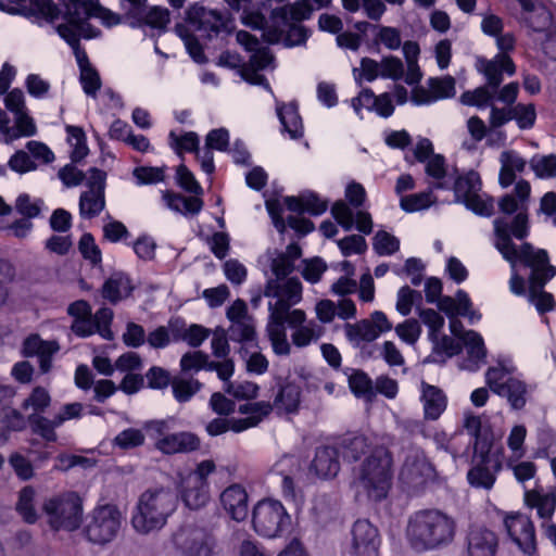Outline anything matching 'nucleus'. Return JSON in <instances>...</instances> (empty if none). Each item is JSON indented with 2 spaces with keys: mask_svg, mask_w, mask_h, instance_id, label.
<instances>
[{
  "mask_svg": "<svg viewBox=\"0 0 556 556\" xmlns=\"http://www.w3.org/2000/svg\"><path fill=\"white\" fill-rule=\"evenodd\" d=\"M519 261L526 266L534 270L545 266H553L549 263V256L546 250H534L529 242H523L519 249Z\"/></svg>",
  "mask_w": 556,
  "mask_h": 556,
  "instance_id": "obj_33",
  "label": "nucleus"
},
{
  "mask_svg": "<svg viewBox=\"0 0 556 556\" xmlns=\"http://www.w3.org/2000/svg\"><path fill=\"white\" fill-rule=\"evenodd\" d=\"M309 470L320 479L334 478L340 471L338 447L330 445L317 446Z\"/></svg>",
  "mask_w": 556,
  "mask_h": 556,
  "instance_id": "obj_19",
  "label": "nucleus"
},
{
  "mask_svg": "<svg viewBox=\"0 0 556 556\" xmlns=\"http://www.w3.org/2000/svg\"><path fill=\"white\" fill-rule=\"evenodd\" d=\"M344 332L353 348L362 346L364 343H371L378 339L377 332L368 318L361 319L354 324L346 323L344 325Z\"/></svg>",
  "mask_w": 556,
  "mask_h": 556,
  "instance_id": "obj_31",
  "label": "nucleus"
},
{
  "mask_svg": "<svg viewBox=\"0 0 556 556\" xmlns=\"http://www.w3.org/2000/svg\"><path fill=\"white\" fill-rule=\"evenodd\" d=\"M121 526L122 513L116 505H98L89 515L83 533L90 543L104 546L115 540Z\"/></svg>",
  "mask_w": 556,
  "mask_h": 556,
  "instance_id": "obj_6",
  "label": "nucleus"
},
{
  "mask_svg": "<svg viewBox=\"0 0 556 556\" xmlns=\"http://www.w3.org/2000/svg\"><path fill=\"white\" fill-rule=\"evenodd\" d=\"M479 71L482 72L486 78V87L496 91L503 83V74L514 75L516 66L509 55L506 53H498L493 60H480Z\"/></svg>",
  "mask_w": 556,
  "mask_h": 556,
  "instance_id": "obj_18",
  "label": "nucleus"
},
{
  "mask_svg": "<svg viewBox=\"0 0 556 556\" xmlns=\"http://www.w3.org/2000/svg\"><path fill=\"white\" fill-rule=\"evenodd\" d=\"M428 89L417 86L412 90V101L415 104H429L440 99L453 98L456 93V80L453 76L431 77L427 81Z\"/></svg>",
  "mask_w": 556,
  "mask_h": 556,
  "instance_id": "obj_14",
  "label": "nucleus"
},
{
  "mask_svg": "<svg viewBox=\"0 0 556 556\" xmlns=\"http://www.w3.org/2000/svg\"><path fill=\"white\" fill-rule=\"evenodd\" d=\"M178 490L181 501L191 510L205 507L211 498L210 485L199 484L184 477L180 479Z\"/></svg>",
  "mask_w": 556,
  "mask_h": 556,
  "instance_id": "obj_27",
  "label": "nucleus"
},
{
  "mask_svg": "<svg viewBox=\"0 0 556 556\" xmlns=\"http://www.w3.org/2000/svg\"><path fill=\"white\" fill-rule=\"evenodd\" d=\"M393 478V454L384 445L374 446L359 466L358 481L368 500L387 498Z\"/></svg>",
  "mask_w": 556,
  "mask_h": 556,
  "instance_id": "obj_2",
  "label": "nucleus"
},
{
  "mask_svg": "<svg viewBox=\"0 0 556 556\" xmlns=\"http://www.w3.org/2000/svg\"><path fill=\"white\" fill-rule=\"evenodd\" d=\"M395 332L405 343L415 344L420 337L421 327L417 319L408 318L395 327Z\"/></svg>",
  "mask_w": 556,
  "mask_h": 556,
  "instance_id": "obj_57",
  "label": "nucleus"
},
{
  "mask_svg": "<svg viewBox=\"0 0 556 556\" xmlns=\"http://www.w3.org/2000/svg\"><path fill=\"white\" fill-rule=\"evenodd\" d=\"M352 556H379L378 529L366 519H358L352 527Z\"/></svg>",
  "mask_w": 556,
  "mask_h": 556,
  "instance_id": "obj_12",
  "label": "nucleus"
},
{
  "mask_svg": "<svg viewBox=\"0 0 556 556\" xmlns=\"http://www.w3.org/2000/svg\"><path fill=\"white\" fill-rule=\"evenodd\" d=\"M287 29L285 30L283 45L286 47L303 46L306 43L309 36V30L302 24L291 23L282 24Z\"/></svg>",
  "mask_w": 556,
  "mask_h": 556,
  "instance_id": "obj_49",
  "label": "nucleus"
},
{
  "mask_svg": "<svg viewBox=\"0 0 556 556\" xmlns=\"http://www.w3.org/2000/svg\"><path fill=\"white\" fill-rule=\"evenodd\" d=\"M527 384L515 378L509 377L506 380V392L503 397H506L513 409L520 410L527 404Z\"/></svg>",
  "mask_w": 556,
  "mask_h": 556,
  "instance_id": "obj_36",
  "label": "nucleus"
},
{
  "mask_svg": "<svg viewBox=\"0 0 556 556\" xmlns=\"http://www.w3.org/2000/svg\"><path fill=\"white\" fill-rule=\"evenodd\" d=\"M349 388L358 399L370 400L375 395L372 381L370 377L362 369H354L349 376Z\"/></svg>",
  "mask_w": 556,
  "mask_h": 556,
  "instance_id": "obj_35",
  "label": "nucleus"
},
{
  "mask_svg": "<svg viewBox=\"0 0 556 556\" xmlns=\"http://www.w3.org/2000/svg\"><path fill=\"white\" fill-rule=\"evenodd\" d=\"M144 435L139 429L128 428L119 432L115 439L114 444L123 450L135 448L143 445Z\"/></svg>",
  "mask_w": 556,
  "mask_h": 556,
  "instance_id": "obj_54",
  "label": "nucleus"
},
{
  "mask_svg": "<svg viewBox=\"0 0 556 556\" xmlns=\"http://www.w3.org/2000/svg\"><path fill=\"white\" fill-rule=\"evenodd\" d=\"M27 421L34 434L40 435L47 442H55L58 440L50 419L39 414H31L28 416Z\"/></svg>",
  "mask_w": 556,
  "mask_h": 556,
  "instance_id": "obj_45",
  "label": "nucleus"
},
{
  "mask_svg": "<svg viewBox=\"0 0 556 556\" xmlns=\"http://www.w3.org/2000/svg\"><path fill=\"white\" fill-rule=\"evenodd\" d=\"M338 247L344 256L363 254L367 250V242L361 235H350L338 241Z\"/></svg>",
  "mask_w": 556,
  "mask_h": 556,
  "instance_id": "obj_58",
  "label": "nucleus"
},
{
  "mask_svg": "<svg viewBox=\"0 0 556 556\" xmlns=\"http://www.w3.org/2000/svg\"><path fill=\"white\" fill-rule=\"evenodd\" d=\"M314 7L307 3V0H298L271 10L270 20L274 23L290 24L308 20L313 13Z\"/></svg>",
  "mask_w": 556,
  "mask_h": 556,
  "instance_id": "obj_26",
  "label": "nucleus"
},
{
  "mask_svg": "<svg viewBox=\"0 0 556 556\" xmlns=\"http://www.w3.org/2000/svg\"><path fill=\"white\" fill-rule=\"evenodd\" d=\"M380 76L399 80L404 76L403 62L393 55L384 56L380 62Z\"/></svg>",
  "mask_w": 556,
  "mask_h": 556,
  "instance_id": "obj_63",
  "label": "nucleus"
},
{
  "mask_svg": "<svg viewBox=\"0 0 556 556\" xmlns=\"http://www.w3.org/2000/svg\"><path fill=\"white\" fill-rule=\"evenodd\" d=\"M504 527L509 538L526 553L536 549L535 528L532 520L520 513L506 515Z\"/></svg>",
  "mask_w": 556,
  "mask_h": 556,
  "instance_id": "obj_11",
  "label": "nucleus"
},
{
  "mask_svg": "<svg viewBox=\"0 0 556 556\" xmlns=\"http://www.w3.org/2000/svg\"><path fill=\"white\" fill-rule=\"evenodd\" d=\"M202 386L197 379L174 378L172 382L173 395L177 402L186 403L201 390Z\"/></svg>",
  "mask_w": 556,
  "mask_h": 556,
  "instance_id": "obj_41",
  "label": "nucleus"
},
{
  "mask_svg": "<svg viewBox=\"0 0 556 556\" xmlns=\"http://www.w3.org/2000/svg\"><path fill=\"white\" fill-rule=\"evenodd\" d=\"M466 345L467 354L470 361L475 362L476 364L484 361L486 357V349L484 346L482 337L478 332L473 330L468 332V341L466 342Z\"/></svg>",
  "mask_w": 556,
  "mask_h": 556,
  "instance_id": "obj_64",
  "label": "nucleus"
},
{
  "mask_svg": "<svg viewBox=\"0 0 556 556\" xmlns=\"http://www.w3.org/2000/svg\"><path fill=\"white\" fill-rule=\"evenodd\" d=\"M227 332L229 340L233 342H251L256 338L255 327L244 320L231 323Z\"/></svg>",
  "mask_w": 556,
  "mask_h": 556,
  "instance_id": "obj_52",
  "label": "nucleus"
},
{
  "mask_svg": "<svg viewBox=\"0 0 556 556\" xmlns=\"http://www.w3.org/2000/svg\"><path fill=\"white\" fill-rule=\"evenodd\" d=\"M139 16L142 18L141 24L148 25L152 28L156 29H165L167 24L169 23V11L165 8L154 7L150 9L148 12H144V8L139 13Z\"/></svg>",
  "mask_w": 556,
  "mask_h": 556,
  "instance_id": "obj_46",
  "label": "nucleus"
},
{
  "mask_svg": "<svg viewBox=\"0 0 556 556\" xmlns=\"http://www.w3.org/2000/svg\"><path fill=\"white\" fill-rule=\"evenodd\" d=\"M29 153L18 150L9 161L12 170L20 174L37 169L36 162L49 164L54 161V154L50 148L40 141H29L26 144Z\"/></svg>",
  "mask_w": 556,
  "mask_h": 556,
  "instance_id": "obj_10",
  "label": "nucleus"
},
{
  "mask_svg": "<svg viewBox=\"0 0 556 556\" xmlns=\"http://www.w3.org/2000/svg\"><path fill=\"white\" fill-rule=\"evenodd\" d=\"M144 377L147 379V387L153 390L166 389L173 382L170 372L160 366L150 367Z\"/></svg>",
  "mask_w": 556,
  "mask_h": 556,
  "instance_id": "obj_50",
  "label": "nucleus"
},
{
  "mask_svg": "<svg viewBox=\"0 0 556 556\" xmlns=\"http://www.w3.org/2000/svg\"><path fill=\"white\" fill-rule=\"evenodd\" d=\"M105 178L106 176H89L87 179L88 190L79 198V212L83 217L93 218L103 211Z\"/></svg>",
  "mask_w": 556,
  "mask_h": 556,
  "instance_id": "obj_16",
  "label": "nucleus"
},
{
  "mask_svg": "<svg viewBox=\"0 0 556 556\" xmlns=\"http://www.w3.org/2000/svg\"><path fill=\"white\" fill-rule=\"evenodd\" d=\"M36 132V124L27 113V110L14 114V125L11 126L10 142L21 137H31Z\"/></svg>",
  "mask_w": 556,
  "mask_h": 556,
  "instance_id": "obj_38",
  "label": "nucleus"
},
{
  "mask_svg": "<svg viewBox=\"0 0 556 556\" xmlns=\"http://www.w3.org/2000/svg\"><path fill=\"white\" fill-rule=\"evenodd\" d=\"M555 276V266L534 268V270H531L529 276V293H534L536 290L544 289L545 285Z\"/></svg>",
  "mask_w": 556,
  "mask_h": 556,
  "instance_id": "obj_55",
  "label": "nucleus"
},
{
  "mask_svg": "<svg viewBox=\"0 0 556 556\" xmlns=\"http://www.w3.org/2000/svg\"><path fill=\"white\" fill-rule=\"evenodd\" d=\"M434 477V466L424 453L417 452L406 456L399 473V481L403 490L415 493L424 489Z\"/></svg>",
  "mask_w": 556,
  "mask_h": 556,
  "instance_id": "obj_7",
  "label": "nucleus"
},
{
  "mask_svg": "<svg viewBox=\"0 0 556 556\" xmlns=\"http://www.w3.org/2000/svg\"><path fill=\"white\" fill-rule=\"evenodd\" d=\"M176 509V496L166 488L144 491L131 516V525L138 533L148 534L162 529Z\"/></svg>",
  "mask_w": 556,
  "mask_h": 556,
  "instance_id": "obj_3",
  "label": "nucleus"
},
{
  "mask_svg": "<svg viewBox=\"0 0 556 556\" xmlns=\"http://www.w3.org/2000/svg\"><path fill=\"white\" fill-rule=\"evenodd\" d=\"M219 503L225 514L233 521L242 522L249 516L250 496L244 485L231 483L219 494Z\"/></svg>",
  "mask_w": 556,
  "mask_h": 556,
  "instance_id": "obj_13",
  "label": "nucleus"
},
{
  "mask_svg": "<svg viewBox=\"0 0 556 556\" xmlns=\"http://www.w3.org/2000/svg\"><path fill=\"white\" fill-rule=\"evenodd\" d=\"M251 516L253 530L266 539L282 538L292 527V518L283 504L271 497L257 501Z\"/></svg>",
  "mask_w": 556,
  "mask_h": 556,
  "instance_id": "obj_4",
  "label": "nucleus"
},
{
  "mask_svg": "<svg viewBox=\"0 0 556 556\" xmlns=\"http://www.w3.org/2000/svg\"><path fill=\"white\" fill-rule=\"evenodd\" d=\"M56 31L61 38H63L73 49L79 70L83 67L90 66L88 55L80 46L81 34L72 33L67 26H56Z\"/></svg>",
  "mask_w": 556,
  "mask_h": 556,
  "instance_id": "obj_37",
  "label": "nucleus"
},
{
  "mask_svg": "<svg viewBox=\"0 0 556 556\" xmlns=\"http://www.w3.org/2000/svg\"><path fill=\"white\" fill-rule=\"evenodd\" d=\"M278 392L271 403L275 407L282 408L287 414H296L301 405V387L292 380L277 378Z\"/></svg>",
  "mask_w": 556,
  "mask_h": 556,
  "instance_id": "obj_23",
  "label": "nucleus"
},
{
  "mask_svg": "<svg viewBox=\"0 0 556 556\" xmlns=\"http://www.w3.org/2000/svg\"><path fill=\"white\" fill-rule=\"evenodd\" d=\"M215 539L203 529H192L181 545L185 556H212Z\"/></svg>",
  "mask_w": 556,
  "mask_h": 556,
  "instance_id": "obj_28",
  "label": "nucleus"
},
{
  "mask_svg": "<svg viewBox=\"0 0 556 556\" xmlns=\"http://www.w3.org/2000/svg\"><path fill=\"white\" fill-rule=\"evenodd\" d=\"M456 528L455 519L446 513L437 508L421 509L409 517L406 536L416 552L437 551L453 543Z\"/></svg>",
  "mask_w": 556,
  "mask_h": 556,
  "instance_id": "obj_1",
  "label": "nucleus"
},
{
  "mask_svg": "<svg viewBox=\"0 0 556 556\" xmlns=\"http://www.w3.org/2000/svg\"><path fill=\"white\" fill-rule=\"evenodd\" d=\"M377 29L378 34L374 40L376 45L383 43L390 50H396L401 47V33L397 28L379 25Z\"/></svg>",
  "mask_w": 556,
  "mask_h": 556,
  "instance_id": "obj_59",
  "label": "nucleus"
},
{
  "mask_svg": "<svg viewBox=\"0 0 556 556\" xmlns=\"http://www.w3.org/2000/svg\"><path fill=\"white\" fill-rule=\"evenodd\" d=\"M36 491L31 485L24 486L18 493L16 503V511L22 516L23 520L29 525L38 520V514L35 508Z\"/></svg>",
  "mask_w": 556,
  "mask_h": 556,
  "instance_id": "obj_32",
  "label": "nucleus"
},
{
  "mask_svg": "<svg viewBox=\"0 0 556 556\" xmlns=\"http://www.w3.org/2000/svg\"><path fill=\"white\" fill-rule=\"evenodd\" d=\"M66 132L68 134V143L73 147L70 155L71 163L60 168L58 174H84L77 169L76 164L88 154L85 131L78 126H67Z\"/></svg>",
  "mask_w": 556,
  "mask_h": 556,
  "instance_id": "obj_25",
  "label": "nucleus"
},
{
  "mask_svg": "<svg viewBox=\"0 0 556 556\" xmlns=\"http://www.w3.org/2000/svg\"><path fill=\"white\" fill-rule=\"evenodd\" d=\"M372 248L380 255H392L400 250V240L386 230H378L372 238Z\"/></svg>",
  "mask_w": 556,
  "mask_h": 556,
  "instance_id": "obj_43",
  "label": "nucleus"
},
{
  "mask_svg": "<svg viewBox=\"0 0 556 556\" xmlns=\"http://www.w3.org/2000/svg\"><path fill=\"white\" fill-rule=\"evenodd\" d=\"M175 30L184 40L187 51L192 60L195 63L205 64L207 62V58L203 51L202 45L199 42V39L184 24H177L175 26Z\"/></svg>",
  "mask_w": 556,
  "mask_h": 556,
  "instance_id": "obj_34",
  "label": "nucleus"
},
{
  "mask_svg": "<svg viewBox=\"0 0 556 556\" xmlns=\"http://www.w3.org/2000/svg\"><path fill=\"white\" fill-rule=\"evenodd\" d=\"M421 402L424 403V416L427 420H437L447 406V397L442 389L421 381Z\"/></svg>",
  "mask_w": 556,
  "mask_h": 556,
  "instance_id": "obj_24",
  "label": "nucleus"
},
{
  "mask_svg": "<svg viewBox=\"0 0 556 556\" xmlns=\"http://www.w3.org/2000/svg\"><path fill=\"white\" fill-rule=\"evenodd\" d=\"M134 290L135 286L129 276L118 273L104 281L101 293L111 304H117L123 298H129Z\"/></svg>",
  "mask_w": 556,
  "mask_h": 556,
  "instance_id": "obj_29",
  "label": "nucleus"
},
{
  "mask_svg": "<svg viewBox=\"0 0 556 556\" xmlns=\"http://www.w3.org/2000/svg\"><path fill=\"white\" fill-rule=\"evenodd\" d=\"M64 5L63 17L66 23L59 26H67L72 33L81 34L86 39L100 35V30L89 23L90 17L94 15V10L98 9V0H64Z\"/></svg>",
  "mask_w": 556,
  "mask_h": 556,
  "instance_id": "obj_9",
  "label": "nucleus"
},
{
  "mask_svg": "<svg viewBox=\"0 0 556 556\" xmlns=\"http://www.w3.org/2000/svg\"><path fill=\"white\" fill-rule=\"evenodd\" d=\"M80 84L86 94L96 97L101 88V78L98 71L92 66L80 68Z\"/></svg>",
  "mask_w": 556,
  "mask_h": 556,
  "instance_id": "obj_53",
  "label": "nucleus"
},
{
  "mask_svg": "<svg viewBox=\"0 0 556 556\" xmlns=\"http://www.w3.org/2000/svg\"><path fill=\"white\" fill-rule=\"evenodd\" d=\"M201 447L200 438L189 431L169 433L157 444V451L164 455L192 453Z\"/></svg>",
  "mask_w": 556,
  "mask_h": 556,
  "instance_id": "obj_20",
  "label": "nucleus"
},
{
  "mask_svg": "<svg viewBox=\"0 0 556 556\" xmlns=\"http://www.w3.org/2000/svg\"><path fill=\"white\" fill-rule=\"evenodd\" d=\"M513 119L517 121L521 129L530 128L534 125L536 113L534 104L518 103L511 108Z\"/></svg>",
  "mask_w": 556,
  "mask_h": 556,
  "instance_id": "obj_56",
  "label": "nucleus"
},
{
  "mask_svg": "<svg viewBox=\"0 0 556 556\" xmlns=\"http://www.w3.org/2000/svg\"><path fill=\"white\" fill-rule=\"evenodd\" d=\"M41 510L53 531H75L83 522V502L76 492H64L46 498Z\"/></svg>",
  "mask_w": 556,
  "mask_h": 556,
  "instance_id": "obj_5",
  "label": "nucleus"
},
{
  "mask_svg": "<svg viewBox=\"0 0 556 556\" xmlns=\"http://www.w3.org/2000/svg\"><path fill=\"white\" fill-rule=\"evenodd\" d=\"M523 18L534 31H544L552 24V14L544 5H539L530 11Z\"/></svg>",
  "mask_w": 556,
  "mask_h": 556,
  "instance_id": "obj_48",
  "label": "nucleus"
},
{
  "mask_svg": "<svg viewBox=\"0 0 556 556\" xmlns=\"http://www.w3.org/2000/svg\"><path fill=\"white\" fill-rule=\"evenodd\" d=\"M473 466L467 472L470 485L490 490L496 480V475L502 469L501 455L495 458H472Z\"/></svg>",
  "mask_w": 556,
  "mask_h": 556,
  "instance_id": "obj_17",
  "label": "nucleus"
},
{
  "mask_svg": "<svg viewBox=\"0 0 556 556\" xmlns=\"http://www.w3.org/2000/svg\"><path fill=\"white\" fill-rule=\"evenodd\" d=\"M431 205L430 193L419 192L401 198L400 206L403 211L413 213L428 208Z\"/></svg>",
  "mask_w": 556,
  "mask_h": 556,
  "instance_id": "obj_61",
  "label": "nucleus"
},
{
  "mask_svg": "<svg viewBox=\"0 0 556 556\" xmlns=\"http://www.w3.org/2000/svg\"><path fill=\"white\" fill-rule=\"evenodd\" d=\"M465 541L467 556H495L498 548L496 533L484 526H470Z\"/></svg>",
  "mask_w": 556,
  "mask_h": 556,
  "instance_id": "obj_15",
  "label": "nucleus"
},
{
  "mask_svg": "<svg viewBox=\"0 0 556 556\" xmlns=\"http://www.w3.org/2000/svg\"><path fill=\"white\" fill-rule=\"evenodd\" d=\"M78 250L85 260L90 261L93 265L102 262V253L94 242V237L90 232H85L78 242Z\"/></svg>",
  "mask_w": 556,
  "mask_h": 556,
  "instance_id": "obj_51",
  "label": "nucleus"
},
{
  "mask_svg": "<svg viewBox=\"0 0 556 556\" xmlns=\"http://www.w3.org/2000/svg\"><path fill=\"white\" fill-rule=\"evenodd\" d=\"M225 392L239 401L255 400L258 396L260 387L252 381L228 382L225 384Z\"/></svg>",
  "mask_w": 556,
  "mask_h": 556,
  "instance_id": "obj_44",
  "label": "nucleus"
},
{
  "mask_svg": "<svg viewBox=\"0 0 556 556\" xmlns=\"http://www.w3.org/2000/svg\"><path fill=\"white\" fill-rule=\"evenodd\" d=\"M494 227L495 233L498 238L496 248L501 252L503 257L509 262H515L517 258L519 260V250L513 242L511 237L509 236V231L501 227V224L498 222H494Z\"/></svg>",
  "mask_w": 556,
  "mask_h": 556,
  "instance_id": "obj_42",
  "label": "nucleus"
},
{
  "mask_svg": "<svg viewBox=\"0 0 556 556\" xmlns=\"http://www.w3.org/2000/svg\"><path fill=\"white\" fill-rule=\"evenodd\" d=\"M473 456L472 458H495L498 453H491L494 445V432L491 426H485V429L479 434L473 437Z\"/></svg>",
  "mask_w": 556,
  "mask_h": 556,
  "instance_id": "obj_39",
  "label": "nucleus"
},
{
  "mask_svg": "<svg viewBox=\"0 0 556 556\" xmlns=\"http://www.w3.org/2000/svg\"><path fill=\"white\" fill-rule=\"evenodd\" d=\"M501 224V227L509 231V236L515 237L518 240H523L529 235V217L526 212L517 213L510 223L503 219H496Z\"/></svg>",
  "mask_w": 556,
  "mask_h": 556,
  "instance_id": "obj_47",
  "label": "nucleus"
},
{
  "mask_svg": "<svg viewBox=\"0 0 556 556\" xmlns=\"http://www.w3.org/2000/svg\"><path fill=\"white\" fill-rule=\"evenodd\" d=\"M459 100L464 105L481 108L491 102L492 93L489 91V87L482 86L476 88L473 91H465Z\"/></svg>",
  "mask_w": 556,
  "mask_h": 556,
  "instance_id": "obj_62",
  "label": "nucleus"
},
{
  "mask_svg": "<svg viewBox=\"0 0 556 556\" xmlns=\"http://www.w3.org/2000/svg\"><path fill=\"white\" fill-rule=\"evenodd\" d=\"M232 18L226 17L216 10H207L206 8L194 3L186 11V22L193 30L201 33V37L211 39L219 33L227 34L232 31Z\"/></svg>",
  "mask_w": 556,
  "mask_h": 556,
  "instance_id": "obj_8",
  "label": "nucleus"
},
{
  "mask_svg": "<svg viewBox=\"0 0 556 556\" xmlns=\"http://www.w3.org/2000/svg\"><path fill=\"white\" fill-rule=\"evenodd\" d=\"M277 115L291 139H301L304 135L302 118L299 114L298 105L293 102L279 104Z\"/></svg>",
  "mask_w": 556,
  "mask_h": 556,
  "instance_id": "obj_30",
  "label": "nucleus"
},
{
  "mask_svg": "<svg viewBox=\"0 0 556 556\" xmlns=\"http://www.w3.org/2000/svg\"><path fill=\"white\" fill-rule=\"evenodd\" d=\"M213 150H229V132L226 128H216L211 130L205 137V144L200 156L201 169L206 174H213L215 170L213 161Z\"/></svg>",
  "mask_w": 556,
  "mask_h": 556,
  "instance_id": "obj_22",
  "label": "nucleus"
},
{
  "mask_svg": "<svg viewBox=\"0 0 556 556\" xmlns=\"http://www.w3.org/2000/svg\"><path fill=\"white\" fill-rule=\"evenodd\" d=\"M454 195L457 202H464L481 189L480 176H454Z\"/></svg>",
  "mask_w": 556,
  "mask_h": 556,
  "instance_id": "obj_40",
  "label": "nucleus"
},
{
  "mask_svg": "<svg viewBox=\"0 0 556 556\" xmlns=\"http://www.w3.org/2000/svg\"><path fill=\"white\" fill-rule=\"evenodd\" d=\"M304 264L305 266L302 270L303 278L311 283L320 281L323 274L327 270L326 262L321 257L315 256L305 260Z\"/></svg>",
  "mask_w": 556,
  "mask_h": 556,
  "instance_id": "obj_60",
  "label": "nucleus"
},
{
  "mask_svg": "<svg viewBox=\"0 0 556 556\" xmlns=\"http://www.w3.org/2000/svg\"><path fill=\"white\" fill-rule=\"evenodd\" d=\"M339 453L349 463H355L369 450V439L362 432L348 431L336 439Z\"/></svg>",
  "mask_w": 556,
  "mask_h": 556,
  "instance_id": "obj_21",
  "label": "nucleus"
}]
</instances>
